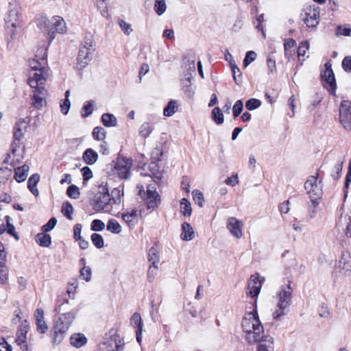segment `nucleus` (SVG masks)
I'll return each instance as SVG.
<instances>
[{"instance_id": "f257e3e1", "label": "nucleus", "mask_w": 351, "mask_h": 351, "mask_svg": "<svg viewBox=\"0 0 351 351\" xmlns=\"http://www.w3.org/2000/svg\"><path fill=\"white\" fill-rule=\"evenodd\" d=\"M242 328L245 333L246 340L250 344L260 342L265 337L256 310L245 315L242 321Z\"/></svg>"}, {"instance_id": "f03ea898", "label": "nucleus", "mask_w": 351, "mask_h": 351, "mask_svg": "<svg viewBox=\"0 0 351 351\" xmlns=\"http://www.w3.org/2000/svg\"><path fill=\"white\" fill-rule=\"evenodd\" d=\"M22 131L21 128V123L17 122L14 128V141L11 145V153L8 154L7 158L5 159L4 162H8V159H11V165L14 167V178L17 182H22V167L17 166L20 165L22 155L21 148V145Z\"/></svg>"}, {"instance_id": "7ed1b4c3", "label": "nucleus", "mask_w": 351, "mask_h": 351, "mask_svg": "<svg viewBox=\"0 0 351 351\" xmlns=\"http://www.w3.org/2000/svg\"><path fill=\"white\" fill-rule=\"evenodd\" d=\"M38 25L48 35L49 43L54 39L56 33L64 34L66 31L64 21L59 16H54L51 19L46 16H41L38 21Z\"/></svg>"}, {"instance_id": "20e7f679", "label": "nucleus", "mask_w": 351, "mask_h": 351, "mask_svg": "<svg viewBox=\"0 0 351 351\" xmlns=\"http://www.w3.org/2000/svg\"><path fill=\"white\" fill-rule=\"evenodd\" d=\"M31 70L29 73L27 84L30 88H40L43 86L49 76V69L38 60H29Z\"/></svg>"}, {"instance_id": "39448f33", "label": "nucleus", "mask_w": 351, "mask_h": 351, "mask_svg": "<svg viewBox=\"0 0 351 351\" xmlns=\"http://www.w3.org/2000/svg\"><path fill=\"white\" fill-rule=\"evenodd\" d=\"M291 281H289L286 285H282L278 294L277 308L273 313V317L278 319L281 317L287 315L289 312V307L291 304L292 289Z\"/></svg>"}, {"instance_id": "423d86ee", "label": "nucleus", "mask_w": 351, "mask_h": 351, "mask_svg": "<svg viewBox=\"0 0 351 351\" xmlns=\"http://www.w3.org/2000/svg\"><path fill=\"white\" fill-rule=\"evenodd\" d=\"M95 51V42L92 36L86 37L81 44L77 58L76 68L81 71L92 60Z\"/></svg>"}, {"instance_id": "0eeeda50", "label": "nucleus", "mask_w": 351, "mask_h": 351, "mask_svg": "<svg viewBox=\"0 0 351 351\" xmlns=\"http://www.w3.org/2000/svg\"><path fill=\"white\" fill-rule=\"evenodd\" d=\"M322 182L318 181V173L316 176H311L304 183V189L309 195L313 208L319 204V199L322 196Z\"/></svg>"}, {"instance_id": "6e6552de", "label": "nucleus", "mask_w": 351, "mask_h": 351, "mask_svg": "<svg viewBox=\"0 0 351 351\" xmlns=\"http://www.w3.org/2000/svg\"><path fill=\"white\" fill-rule=\"evenodd\" d=\"M139 189V195L143 199L147 209L154 210L157 208L160 204V197L156 191L155 184H148L146 191H144L143 186H138Z\"/></svg>"}, {"instance_id": "1a4fd4ad", "label": "nucleus", "mask_w": 351, "mask_h": 351, "mask_svg": "<svg viewBox=\"0 0 351 351\" xmlns=\"http://www.w3.org/2000/svg\"><path fill=\"white\" fill-rule=\"evenodd\" d=\"M93 208L96 211L109 213L112 209V204L110 201L108 189L104 186L95 195Z\"/></svg>"}, {"instance_id": "9d476101", "label": "nucleus", "mask_w": 351, "mask_h": 351, "mask_svg": "<svg viewBox=\"0 0 351 351\" xmlns=\"http://www.w3.org/2000/svg\"><path fill=\"white\" fill-rule=\"evenodd\" d=\"M132 160L123 156H118L114 162V171L119 178L127 180L131 176L130 169Z\"/></svg>"}, {"instance_id": "9b49d317", "label": "nucleus", "mask_w": 351, "mask_h": 351, "mask_svg": "<svg viewBox=\"0 0 351 351\" xmlns=\"http://www.w3.org/2000/svg\"><path fill=\"white\" fill-rule=\"evenodd\" d=\"M303 11L304 12V23L309 28L316 27L319 23L320 18V8L319 6L315 5H307L303 9Z\"/></svg>"}, {"instance_id": "f8f14e48", "label": "nucleus", "mask_w": 351, "mask_h": 351, "mask_svg": "<svg viewBox=\"0 0 351 351\" xmlns=\"http://www.w3.org/2000/svg\"><path fill=\"white\" fill-rule=\"evenodd\" d=\"M339 111L340 123L344 129L351 131V101L343 100Z\"/></svg>"}, {"instance_id": "ddd939ff", "label": "nucleus", "mask_w": 351, "mask_h": 351, "mask_svg": "<svg viewBox=\"0 0 351 351\" xmlns=\"http://www.w3.org/2000/svg\"><path fill=\"white\" fill-rule=\"evenodd\" d=\"M337 268L344 276L351 275V256L348 252L342 251L341 258L337 264Z\"/></svg>"}, {"instance_id": "4468645a", "label": "nucleus", "mask_w": 351, "mask_h": 351, "mask_svg": "<svg viewBox=\"0 0 351 351\" xmlns=\"http://www.w3.org/2000/svg\"><path fill=\"white\" fill-rule=\"evenodd\" d=\"M261 287L262 282L260 280L259 274L252 275L248 282V291L247 294H249L252 298H255L259 294Z\"/></svg>"}, {"instance_id": "2eb2a0df", "label": "nucleus", "mask_w": 351, "mask_h": 351, "mask_svg": "<svg viewBox=\"0 0 351 351\" xmlns=\"http://www.w3.org/2000/svg\"><path fill=\"white\" fill-rule=\"evenodd\" d=\"M69 329L66 327L54 324L51 334V342L53 345L60 344L64 339Z\"/></svg>"}, {"instance_id": "dca6fc26", "label": "nucleus", "mask_w": 351, "mask_h": 351, "mask_svg": "<svg viewBox=\"0 0 351 351\" xmlns=\"http://www.w3.org/2000/svg\"><path fill=\"white\" fill-rule=\"evenodd\" d=\"M243 223L241 221L238 220L235 217H230L227 222V228L230 232L231 234L237 239L242 237V227Z\"/></svg>"}, {"instance_id": "f3484780", "label": "nucleus", "mask_w": 351, "mask_h": 351, "mask_svg": "<svg viewBox=\"0 0 351 351\" xmlns=\"http://www.w3.org/2000/svg\"><path fill=\"white\" fill-rule=\"evenodd\" d=\"M77 311V309H73L70 312L60 314L55 323L69 329L75 320Z\"/></svg>"}, {"instance_id": "a211bd4d", "label": "nucleus", "mask_w": 351, "mask_h": 351, "mask_svg": "<svg viewBox=\"0 0 351 351\" xmlns=\"http://www.w3.org/2000/svg\"><path fill=\"white\" fill-rule=\"evenodd\" d=\"M162 152L158 148H156L152 152V158H156V160L152 161L149 165V168L152 175L157 179L160 180L162 178V173L159 169L158 161L160 160L158 156H162Z\"/></svg>"}, {"instance_id": "6ab92c4d", "label": "nucleus", "mask_w": 351, "mask_h": 351, "mask_svg": "<svg viewBox=\"0 0 351 351\" xmlns=\"http://www.w3.org/2000/svg\"><path fill=\"white\" fill-rule=\"evenodd\" d=\"M321 77L330 88H336V80L330 62L325 64V70L321 73Z\"/></svg>"}, {"instance_id": "aec40b11", "label": "nucleus", "mask_w": 351, "mask_h": 351, "mask_svg": "<svg viewBox=\"0 0 351 351\" xmlns=\"http://www.w3.org/2000/svg\"><path fill=\"white\" fill-rule=\"evenodd\" d=\"M37 331L45 334L48 330V326L44 320V311L42 308H37L34 313Z\"/></svg>"}, {"instance_id": "412c9836", "label": "nucleus", "mask_w": 351, "mask_h": 351, "mask_svg": "<svg viewBox=\"0 0 351 351\" xmlns=\"http://www.w3.org/2000/svg\"><path fill=\"white\" fill-rule=\"evenodd\" d=\"M45 90V89H36L34 93L32 104L37 109L42 108L47 104L46 93H44Z\"/></svg>"}, {"instance_id": "4be33fe9", "label": "nucleus", "mask_w": 351, "mask_h": 351, "mask_svg": "<svg viewBox=\"0 0 351 351\" xmlns=\"http://www.w3.org/2000/svg\"><path fill=\"white\" fill-rule=\"evenodd\" d=\"M40 178L39 174L34 173L29 177L27 181V189L36 197L39 195L37 184L40 181Z\"/></svg>"}, {"instance_id": "5701e85b", "label": "nucleus", "mask_w": 351, "mask_h": 351, "mask_svg": "<svg viewBox=\"0 0 351 351\" xmlns=\"http://www.w3.org/2000/svg\"><path fill=\"white\" fill-rule=\"evenodd\" d=\"M69 341L72 346L80 348L86 344L87 338L82 333H73L71 335Z\"/></svg>"}, {"instance_id": "b1692460", "label": "nucleus", "mask_w": 351, "mask_h": 351, "mask_svg": "<svg viewBox=\"0 0 351 351\" xmlns=\"http://www.w3.org/2000/svg\"><path fill=\"white\" fill-rule=\"evenodd\" d=\"M6 220V226L3 225V223L0 226V234L4 232H7L9 234L12 236L16 240H19V236L15 230L14 226L10 223L11 218L9 216L5 217Z\"/></svg>"}, {"instance_id": "393cba45", "label": "nucleus", "mask_w": 351, "mask_h": 351, "mask_svg": "<svg viewBox=\"0 0 351 351\" xmlns=\"http://www.w3.org/2000/svg\"><path fill=\"white\" fill-rule=\"evenodd\" d=\"M345 162V157L341 156L339 157L335 163L334 164V167L331 170V176L335 180H339V178L341 177L342 168L343 163Z\"/></svg>"}, {"instance_id": "a878e982", "label": "nucleus", "mask_w": 351, "mask_h": 351, "mask_svg": "<svg viewBox=\"0 0 351 351\" xmlns=\"http://www.w3.org/2000/svg\"><path fill=\"white\" fill-rule=\"evenodd\" d=\"M195 236L194 230L192 226L187 222L182 224V233L180 237L183 241H191Z\"/></svg>"}, {"instance_id": "bb28decb", "label": "nucleus", "mask_w": 351, "mask_h": 351, "mask_svg": "<svg viewBox=\"0 0 351 351\" xmlns=\"http://www.w3.org/2000/svg\"><path fill=\"white\" fill-rule=\"evenodd\" d=\"M82 159L87 165H91L97 162L98 154L93 149L88 148L84 152Z\"/></svg>"}, {"instance_id": "cd10ccee", "label": "nucleus", "mask_w": 351, "mask_h": 351, "mask_svg": "<svg viewBox=\"0 0 351 351\" xmlns=\"http://www.w3.org/2000/svg\"><path fill=\"white\" fill-rule=\"evenodd\" d=\"M137 217V210L132 209L130 212L122 214L123 220L130 226H134Z\"/></svg>"}, {"instance_id": "c85d7f7f", "label": "nucleus", "mask_w": 351, "mask_h": 351, "mask_svg": "<svg viewBox=\"0 0 351 351\" xmlns=\"http://www.w3.org/2000/svg\"><path fill=\"white\" fill-rule=\"evenodd\" d=\"M101 122L106 127H114L117 124V120L115 116L110 113H104L101 116Z\"/></svg>"}, {"instance_id": "c756f323", "label": "nucleus", "mask_w": 351, "mask_h": 351, "mask_svg": "<svg viewBox=\"0 0 351 351\" xmlns=\"http://www.w3.org/2000/svg\"><path fill=\"white\" fill-rule=\"evenodd\" d=\"M154 128L152 124L148 122L143 123L139 128L138 134L143 138H147L153 132Z\"/></svg>"}, {"instance_id": "7c9ffc66", "label": "nucleus", "mask_w": 351, "mask_h": 351, "mask_svg": "<svg viewBox=\"0 0 351 351\" xmlns=\"http://www.w3.org/2000/svg\"><path fill=\"white\" fill-rule=\"evenodd\" d=\"M225 60L228 62H229L232 71V75L234 80H235L237 82V77H236V70L237 72L239 73V76L241 75V71L239 68L236 65L235 61L233 59L232 56L228 50H226V52L224 53Z\"/></svg>"}, {"instance_id": "2f4dec72", "label": "nucleus", "mask_w": 351, "mask_h": 351, "mask_svg": "<svg viewBox=\"0 0 351 351\" xmlns=\"http://www.w3.org/2000/svg\"><path fill=\"white\" fill-rule=\"evenodd\" d=\"M36 241L42 247H49L51 243L50 235L44 232L36 234Z\"/></svg>"}, {"instance_id": "473e14b6", "label": "nucleus", "mask_w": 351, "mask_h": 351, "mask_svg": "<svg viewBox=\"0 0 351 351\" xmlns=\"http://www.w3.org/2000/svg\"><path fill=\"white\" fill-rule=\"evenodd\" d=\"M259 343L256 351H269V348L274 343V338L269 335H266L263 340Z\"/></svg>"}, {"instance_id": "72a5a7b5", "label": "nucleus", "mask_w": 351, "mask_h": 351, "mask_svg": "<svg viewBox=\"0 0 351 351\" xmlns=\"http://www.w3.org/2000/svg\"><path fill=\"white\" fill-rule=\"evenodd\" d=\"M296 46V42L293 38H288L285 40L284 43V49H285V56L286 58H289L292 55L293 52L291 49Z\"/></svg>"}, {"instance_id": "f704fd0d", "label": "nucleus", "mask_w": 351, "mask_h": 351, "mask_svg": "<svg viewBox=\"0 0 351 351\" xmlns=\"http://www.w3.org/2000/svg\"><path fill=\"white\" fill-rule=\"evenodd\" d=\"M212 119L217 125H221L224 121L223 114L219 107H215L212 110Z\"/></svg>"}, {"instance_id": "c9c22d12", "label": "nucleus", "mask_w": 351, "mask_h": 351, "mask_svg": "<svg viewBox=\"0 0 351 351\" xmlns=\"http://www.w3.org/2000/svg\"><path fill=\"white\" fill-rule=\"evenodd\" d=\"M61 212L62 215L68 219H73L72 215L74 212V208L70 202H65L62 204Z\"/></svg>"}, {"instance_id": "e433bc0d", "label": "nucleus", "mask_w": 351, "mask_h": 351, "mask_svg": "<svg viewBox=\"0 0 351 351\" xmlns=\"http://www.w3.org/2000/svg\"><path fill=\"white\" fill-rule=\"evenodd\" d=\"M180 212L184 216L188 217L191 216L192 213L191 204L190 202L186 198H182L180 201Z\"/></svg>"}, {"instance_id": "4c0bfd02", "label": "nucleus", "mask_w": 351, "mask_h": 351, "mask_svg": "<svg viewBox=\"0 0 351 351\" xmlns=\"http://www.w3.org/2000/svg\"><path fill=\"white\" fill-rule=\"evenodd\" d=\"M148 261L150 263L149 265H158L160 261L158 252L154 247H151L149 250Z\"/></svg>"}, {"instance_id": "58836bf2", "label": "nucleus", "mask_w": 351, "mask_h": 351, "mask_svg": "<svg viewBox=\"0 0 351 351\" xmlns=\"http://www.w3.org/2000/svg\"><path fill=\"white\" fill-rule=\"evenodd\" d=\"M178 109V105L176 101L171 100L167 104V106L165 107L163 110V114L166 117H171L172 116Z\"/></svg>"}, {"instance_id": "ea45409f", "label": "nucleus", "mask_w": 351, "mask_h": 351, "mask_svg": "<svg viewBox=\"0 0 351 351\" xmlns=\"http://www.w3.org/2000/svg\"><path fill=\"white\" fill-rule=\"evenodd\" d=\"M123 195V193L121 192V189L118 188H114L112 190L111 193L110 194V201L112 204H119L121 203V196Z\"/></svg>"}, {"instance_id": "a19ab883", "label": "nucleus", "mask_w": 351, "mask_h": 351, "mask_svg": "<svg viewBox=\"0 0 351 351\" xmlns=\"http://www.w3.org/2000/svg\"><path fill=\"white\" fill-rule=\"evenodd\" d=\"M107 230L112 233L119 234L121 232V227L118 221L114 219H110L107 223Z\"/></svg>"}, {"instance_id": "79ce46f5", "label": "nucleus", "mask_w": 351, "mask_h": 351, "mask_svg": "<svg viewBox=\"0 0 351 351\" xmlns=\"http://www.w3.org/2000/svg\"><path fill=\"white\" fill-rule=\"evenodd\" d=\"M107 1L108 0H93L95 5L104 17H106L108 15Z\"/></svg>"}, {"instance_id": "37998d69", "label": "nucleus", "mask_w": 351, "mask_h": 351, "mask_svg": "<svg viewBox=\"0 0 351 351\" xmlns=\"http://www.w3.org/2000/svg\"><path fill=\"white\" fill-rule=\"evenodd\" d=\"M36 59L40 62H42L43 65H45L47 63V48L45 47H42L36 51L35 55Z\"/></svg>"}, {"instance_id": "c03bdc74", "label": "nucleus", "mask_w": 351, "mask_h": 351, "mask_svg": "<svg viewBox=\"0 0 351 351\" xmlns=\"http://www.w3.org/2000/svg\"><path fill=\"white\" fill-rule=\"evenodd\" d=\"M106 132L102 127H95L93 131V136L97 141H103L106 138Z\"/></svg>"}, {"instance_id": "a18cd8bd", "label": "nucleus", "mask_w": 351, "mask_h": 351, "mask_svg": "<svg viewBox=\"0 0 351 351\" xmlns=\"http://www.w3.org/2000/svg\"><path fill=\"white\" fill-rule=\"evenodd\" d=\"M309 49V43L308 40H303L300 43L298 49V58L303 61L304 59H301V57H304L306 55V51Z\"/></svg>"}, {"instance_id": "49530a36", "label": "nucleus", "mask_w": 351, "mask_h": 351, "mask_svg": "<svg viewBox=\"0 0 351 351\" xmlns=\"http://www.w3.org/2000/svg\"><path fill=\"white\" fill-rule=\"evenodd\" d=\"M66 195L72 199H78L80 195V189L74 184L70 185L66 190Z\"/></svg>"}, {"instance_id": "de8ad7c7", "label": "nucleus", "mask_w": 351, "mask_h": 351, "mask_svg": "<svg viewBox=\"0 0 351 351\" xmlns=\"http://www.w3.org/2000/svg\"><path fill=\"white\" fill-rule=\"evenodd\" d=\"M166 9L167 5L165 0H155L154 10L158 15H162Z\"/></svg>"}, {"instance_id": "09e8293b", "label": "nucleus", "mask_w": 351, "mask_h": 351, "mask_svg": "<svg viewBox=\"0 0 351 351\" xmlns=\"http://www.w3.org/2000/svg\"><path fill=\"white\" fill-rule=\"evenodd\" d=\"M91 241L93 245L98 249H100L104 245V241L103 237L97 233H93L91 235Z\"/></svg>"}, {"instance_id": "8fccbe9b", "label": "nucleus", "mask_w": 351, "mask_h": 351, "mask_svg": "<svg viewBox=\"0 0 351 351\" xmlns=\"http://www.w3.org/2000/svg\"><path fill=\"white\" fill-rule=\"evenodd\" d=\"M130 322L133 327L137 328V329H143V323L142 322V319L139 313H134L131 317Z\"/></svg>"}, {"instance_id": "3c124183", "label": "nucleus", "mask_w": 351, "mask_h": 351, "mask_svg": "<svg viewBox=\"0 0 351 351\" xmlns=\"http://www.w3.org/2000/svg\"><path fill=\"white\" fill-rule=\"evenodd\" d=\"M261 105V101L259 99L252 98L248 99L245 103V108L248 110H254L259 108Z\"/></svg>"}, {"instance_id": "603ef678", "label": "nucleus", "mask_w": 351, "mask_h": 351, "mask_svg": "<svg viewBox=\"0 0 351 351\" xmlns=\"http://www.w3.org/2000/svg\"><path fill=\"white\" fill-rule=\"evenodd\" d=\"M243 109V104L242 100H237L233 106L232 112L234 118L239 116Z\"/></svg>"}, {"instance_id": "864d4df0", "label": "nucleus", "mask_w": 351, "mask_h": 351, "mask_svg": "<svg viewBox=\"0 0 351 351\" xmlns=\"http://www.w3.org/2000/svg\"><path fill=\"white\" fill-rule=\"evenodd\" d=\"M60 107L61 112L63 114H67L70 107H71V101L69 99L64 98L60 101Z\"/></svg>"}, {"instance_id": "5fc2aeb1", "label": "nucleus", "mask_w": 351, "mask_h": 351, "mask_svg": "<svg viewBox=\"0 0 351 351\" xmlns=\"http://www.w3.org/2000/svg\"><path fill=\"white\" fill-rule=\"evenodd\" d=\"M193 80V74L187 73L181 79V84L183 88H189L192 85L191 81Z\"/></svg>"}, {"instance_id": "6e6d98bb", "label": "nucleus", "mask_w": 351, "mask_h": 351, "mask_svg": "<svg viewBox=\"0 0 351 351\" xmlns=\"http://www.w3.org/2000/svg\"><path fill=\"white\" fill-rule=\"evenodd\" d=\"M105 224L100 219H94L91 222L90 228L93 231H101L104 229Z\"/></svg>"}, {"instance_id": "4d7b16f0", "label": "nucleus", "mask_w": 351, "mask_h": 351, "mask_svg": "<svg viewBox=\"0 0 351 351\" xmlns=\"http://www.w3.org/2000/svg\"><path fill=\"white\" fill-rule=\"evenodd\" d=\"M256 58V53L253 51H249L246 53L243 60V66L247 67Z\"/></svg>"}, {"instance_id": "13d9d810", "label": "nucleus", "mask_w": 351, "mask_h": 351, "mask_svg": "<svg viewBox=\"0 0 351 351\" xmlns=\"http://www.w3.org/2000/svg\"><path fill=\"white\" fill-rule=\"evenodd\" d=\"M91 276V269L89 267L84 266L83 268L80 269V277L85 280L86 282L90 280Z\"/></svg>"}, {"instance_id": "bf43d9fd", "label": "nucleus", "mask_w": 351, "mask_h": 351, "mask_svg": "<svg viewBox=\"0 0 351 351\" xmlns=\"http://www.w3.org/2000/svg\"><path fill=\"white\" fill-rule=\"evenodd\" d=\"M57 223V219L55 217L51 218L48 222L42 226V230L47 232L52 230Z\"/></svg>"}, {"instance_id": "052dcab7", "label": "nucleus", "mask_w": 351, "mask_h": 351, "mask_svg": "<svg viewBox=\"0 0 351 351\" xmlns=\"http://www.w3.org/2000/svg\"><path fill=\"white\" fill-rule=\"evenodd\" d=\"M158 265H149L147 271V280L149 282H152L154 280L158 272Z\"/></svg>"}, {"instance_id": "680f3d73", "label": "nucleus", "mask_w": 351, "mask_h": 351, "mask_svg": "<svg viewBox=\"0 0 351 351\" xmlns=\"http://www.w3.org/2000/svg\"><path fill=\"white\" fill-rule=\"evenodd\" d=\"M118 23L125 34L130 35L131 34L132 29L131 28V25L130 24L127 23L122 19H119Z\"/></svg>"}, {"instance_id": "e2e57ef3", "label": "nucleus", "mask_w": 351, "mask_h": 351, "mask_svg": "<svg viewBox=\"0 0 351 351\" xmlns=\"http://www.w3.org/2000/svg\"><path fill=\"white\" fill-rule=\"evenodd\" d=\"M256 21L257 23V24L255 25L256 29L261 32L263 37H265V33L264 32V28L262 25L263 22L264 21V14H261L258 15L256 19Z\"/></svg>"}, {"instance_id": "0e129e2a", "label": "nucleus", "mask_w": 351, "mask_h": 351, "mask_svg": "<svg viewBox=\"0 0 351 351\" xmlns=\"http://www.w3.org/2000/svg\"><path fill=\"white\" fill-rule=\"evenodd\" d=\"M82 110L85 111V113H82V117H86L90 116L93 112V102L91 101H86L84 104Z\"/></svg>"}, {"instance_id": "69168bd1", "label": "nucleus", "mask_w": 351, "mask_h": 351, "mask_svg": "<svg viewBox=\"0 0 351 351\" xmlns=\"http://www.w3.org/2000/svg\"><path fill=\"white\" fill-rule=\"evenodd\" d=\"M225 184L232 186H236L239 183V177L237 173L233 174L232 176L228 177L224 181Z\"/></svg>"}, {"instance_id": "338daca9", "label": "nucleus", "mask_w": 351, "mask_h": 351, "mask_svg": "<svg viewBox=\"0 0 351 351\" xmlns=\"http://www.w3.org/2000/svg\"><path fill=\"white\" fill-rule=\"evenodd\" d=\"M84 181H87L93 177V172L88 167H84L81 169Z\"/></svg>"}, {"instance_id": "774afa93", "label": "nucleus", "mask_w": 351, "mask_h": 351, "mask_svg": "<svg viewBox=\"0 0 351 351\" xmlns=\"http://www.w3.org/2000/svg\"><path fill=\"white\" fill-rule=\"evenodd\" d=\"M342 66H343V69L346 72L351 73V57L350 56H346L344 58V59L342 61Z\"/></svg>"}]
</instances>
